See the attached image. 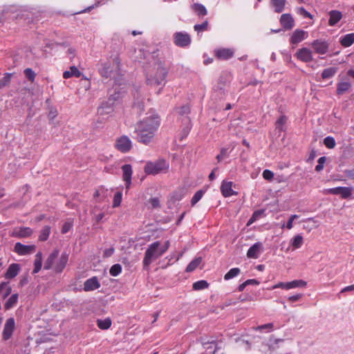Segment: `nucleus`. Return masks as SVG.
Here are the masks:
<instances>
[{
  "mask_svg": "<svg viewBox=\"0 0 354 354\" xmlns=\"http://www.w3.org/2000/svg\"><path fill=\"white\" fill-rule=\"evenodd\" d=\"M298 13L302 15L304 17L310 19L313 18V15L303 7L298 8Z\"/></svg>",
  "mask_w": 354,
  "mask_h": 354,
  "instance_id": "53",
  "label": "nucleus"
},
{
  "mask_svg": "<svg viewBox=\"0 0 354 354\" xmlns=\"http://www.w3.org/2000/svg\"><path fill=\"white\" fill-rule=\"evenodd\" d=\"M149 203L151 204L153 209H156L160 207V200L158 197L151 198L149 200Z\"/></svg>",
  "mask_w": 354,
  "mask_h": 354,
  "instance_id": "51",
  "label": "nucleus"
},
{
  "mask_svg": "<svg viewBox=\"0 0 354 354\" xmlns=\"http://www.w3.org/2000/svg\"><path fill=\"white\" fill-rule=\"evenodd\" d=\"M15 328V321L13 317L8 318L4 325L2 337L4 340L9 339L12 335Z\"/></svg>",
  "mask_w": 354,
  "mask_h": 354,
  "instance_id": "7",
  "label": "nucleus"
},
{
  "mask_svg": "<svg viewBox=\"0 0 354 354\" xmlns=\"http://www.w3.org/2000/svg\"><path fill=\"white\" fill-rule=\"evenodd\" d=\"M28 281H28V274H26L21 276L18 286H19V287H23L25 285H26L28 283Z\"/></svg>",
  "mask_w": 354,
  "mask_h": 354,
  "instance_id": "56",
  "label": "nucleus"
},
{
  "mask_svg": "<svg viewBox=\"0 0 354 354\" xmlns=\"http://www.w3.org/2000/svg\"><path fill=\"white\" fill-rule=\"evenodd\" d=\"M122 201V193L118 192L115 194L113 201V207H118Z\"/></svg>",
  "mask_w": 354,
  "mask_h": 354,
  "instance_id": "50",
  "label": "nucleus"
},
{
  "mask_svg": "<svg viewBox=\"0 0 354 354\" xmlns=\"http://www.w3.org/2000/svg\"><path fill=\"white\" fill-rule=\"evenodd\" d=\"M24 75L30 82H33L35 81L36 73L31 68H26L24 70Z\"/></svg>",
  "mask_w": 354,
  "mask_h": 354,
  "instance_id": "49",
  "label": "nucleus"
},
{
  "mask_svg": "<svg viewBox=\"0 0 354 354\" xmlns=\"http://www.w3.org/2000/svg\"><path fill=\"white\" fill-rule=\"evenodd\" d=\"M232 182L223 181L221 186V191L225 197H229L236 194L232 189Z\"/></svg>",
  "mask_w": 354,
  "mask_h": 354,
  "instance_id": "23",
  "label": "nucleus"
},
{
  "mask_svg": "<svg viewBox=\"0 0 354 354\" xmlns=\"http://www.w3.org/2000/svg\"><path fill=\"white\" fill-rule=\"evenodd\" d=\"M192 10L196 13L199 17H204L207 15V10L206 8L199 3H195L191 6Z\"/></svg>",
  "mask_w": 354,
  "mask_h": 354,
  "instance_id": "25",
  "label": "nucleus"
},
{
  "mask_svg": "<svg viewBox=\"0 0 354 354\" xmlns=\"http://www.w3.org/2000/svg\"><path fill=\"white\" fill-rule=\"evenodd\" d=\"M287 120L288 118L286 115H281L275 122L276 129H277L279 132L283 131L284 130L283 126L286 123Z\"/></svg>",
  "mask_w": 354,
  "mask_h": 354,
  "instance_id": "36",
  "label": "nucleus"
},
{
  "mask_svg": "<svg viewBox=\"0 0 354 354\" xmlns=\"http://www.w3.org/2000/svg\"><path fill=\"white\" fill-rule=\"evenodd\" d=\"M20 266L18 263H12L9 266L6 272L5 273V277L10 279L15 277L19 272Z\"/></svg>",
  "mask_w": 354,
  "mask_h": 354,
  "instance_id": "24",
  "label": "nucleus"
},
{
  "mask_svg": "<svg viewBox=\"0 0 354 354\" xmlns=\"http://www.w3.org/2000/svg\"><path fill=\"white\" fill-rule=\"evenodd\" d=\"M115 147L122 153H127L132 148V142L128 136H122L116 140Z\"/></svg>",
  "mask_w": 354,
  "mask_h": 354,
  "instance_id": "6",
  "label": "nucleus"
},
{
  "mask_svg": "<svg viewBox=\"0 0 354 354\" xmlns=\"http://www.w3.org/2000/svg\"><path fill=\"white\" fill-rule=\"evenodd\" d=\"M12 292V288L8 285V282H1L0 284V295L3 299H6Z\"/></svg>",
  "mask_w": 354,
  "mask_h": 354,
  "instance_id": "30",
  "label": "nucleus"
},
{
  "mask_svg": "<svg viewBox=\"0 0 354 354\" xmlns=\"http://www.w3.org/2000/svg\"><path fill=\"white\" fill-rule=\"evenodd\" d=\"M69 71H71V73L74 77H80L81 76V75H82V73L75 66H71Z\"/></svg>",
  "mask_w": 354,
  "mask_h": 354,
  "instance_id": "57",
  "label": "nucleus"
},
{
  "mask_svg": "<svg viewBox=\"0 0 354 354\" xmlns=\"http://www.w3.org/2000/svg\"><path fill=\"white\" fill-rule=\"evenodd\" d=\"M202 258L197 257L192 260L187 266L185 271L187 272H191L194 271L201 263Z\"/></svg>",
  "mask_w": 354,
  "mask_h": 354,
  "instance_id": "35",
  "label": "nucleus"
},
{
  "mask_svg": "<svg viewBox=\"0 0 354 354\" xmlns=\"http://www.w3.org/2000/svg\"><path fill=\"white\" fill-rule=\"evenodd\" d=\"M209 283L207 281L200 280L193 283V289L195 290H200L208 288Z\"/></svg>",
  "mask_w": 354,
  "mask_h": 354,
  "instance_id": "43",
  "label": "nucleus"
},
{
  "mask_svg": "<svg viewBox=\"0 0 354 354\" xmlns=\"http://www.w3.org/2000/svg\"><path fill=\"white\" fill-rule=\"evenodd\" d=\"M296 57L304 62L313 61L312 51L307 48H301L295 54Z\"/></svg>",
  "mask_w": 354,
  "mask_h": 354,
  "instance_id": "17",
  "label": "nucleus"
},
{
  "mask_svg": "<svg viewBox=\"0 0 354 354\" xmlns=\"http://www.w3.org/2000/svg\"><path fill=\"white\" fill-rule=\"evenodd\" d=\"M234 50L232 48H221L214 50L215 57L221 60H227L234 56Z\"/></svg>",
  "mask_w": 354,
  "mask_h": 354,
  "instance_id": "10",
  "label": "nucleus"
},
{
  "mask_svg": "<svg viewBox=\"0 0 354 354\" xmlns=\"http://www.w3.org/2000/svg\"><path fill=\"white\" fill-rule=\"evenodd\" d=\"M297 218H299V216L297 214H293V215L290 216V217L289 218V219L287 222V224H286V227L288 230H290L292 227L293 221L295 219H296Z\"/></svg>",
  "mask_w": 354,
  "mask_h": 354,
  "instance_id": "58",
  "label": "nucleus"
},
{
  "mask_svg": "<svg viewBox=\"0 0 354 354\" xmlns=\"http://www.w3.org/2000/svg\"><path fill=\"white\" fill-rule=\"evenodd\" d=\"M209 27V22L208 20H205L202 24H196L194 26V30L197 32V33H200L204 31H207L208 30Z\"/></svg>",
  "mask_w": 354,
  "mask_h": 354,
  "instance_id": "39",
  "label": "nucleus"
},
{
  "mask_svg": "<svg viewBox=\"0 0 354 354\" xmlns=\"http://www.w3.org/2000/svg\"><path fill=\"white\" fill-rule=\"evenodd\" d=\"M121 272L122 266L119 263H115L113 265L109 270V273L113 277H117L121 273Z\"/></svg>",
  "mask_w": 354,
  "mask_h": 354,
  "instance_id": "44",
  "label": "nucleus"
},
{
  "mask_svg": "<svg viewBox=\"0 0 354 354\" xmlns=\"http://www.w3.org/2000/svg\"><path fill=\"white\" fill-rule=\"evenodd\" d=\"M168 73L169 68L165 66V61L153 57L152 64L146 68V82L151 86H164Z\"/></svg>",
  "mask_w": 354,
  "mask_h": 354,
  "instance_id": "2",
  "label": "nucleus"
},
{
  "mask_svg": "<svg viewBox=\"0 0 354 354\" xmlns=\"http://www.w3.org/2000/svg\"><path fill=\"white\" fill-rule=\"evenodd\" d=\"M158 116L149 117L137 123L133 138L138 142L149 145L153 142L156 133L160 126Z\"/></svg>",
  "mask_w": 354,
  "mask_h": 354,
  "instance_id": "1",
  "label": "nucleus"
},
{
  "mask_svg": "<svg viewBox=\"0 0 354 354\" xmlns=\"http://www.w3.org/2000/svg\"><path fill=\"white\" fill-rule=\"evenodd\" d=\"M100 283L97 277L88 279L84 283V290L86 292L93 291L100 287Z\"/></svg>",
  "mask_w": 354,
  "mask_h": 354,
  "instance_id": "19",
  "label": "nucleus"
},
{
  "mask_svg": "<svg viewBox=\"0 0 354 354\" xmlns=\"http://www.w3.org/2000/svg\"><path fill=\"white\" fill-rule=\"evenodd\" d=\"M304 243V239L301 234H297L295 236L290 240V245L292 246L293 249H298L301 247Z\"/></svg>",
  "mask_w": 354,
  "mask_h": 354,
  "instance_id": "32",
  "label": "nucleus"
},
{
  "mask_svg": "<svg viewBox=\"0 0 354 354\" xmlns=\"http://www.w3.org/2000/svg\"><path fill=\"white\" fill-rule=\"evenodd\" d=\"M280 24L286 30H290L295 26V20L290 14H283L280 17Z\"/></svg>",
  "mask_w": 354,
  "mask_h": 354,
  "instance_id": "15",
  "label": "nucleus"
},
{
  "mask_svg": "<svg viewBox=\"0 0 354 354\" xmlns=\"http://www.w3.org/2000/svg\"><path fill=\"white\" fill-rule=\"evenodd\" d=\"M122 96V93L120 92H117L115 91L114 93L111 94L109 98H113V102L115 104V102L118 101Z\"/></svg>",
  "mask_w": 354,
  "mask_h": 354,
  "instance_id": "61",
  "label": "nucleus"
},
{
  "mask_svg": "<svg viewBox=\"0 0 354 354\" xmlns=\"http://www.w3.org/2000/svg\"><path fill=\"white\" fill-rule=\"evenodd\" d=\"M226 82L223 80V77H221L218 80L217 85L215 86L214 90L223 91L225 89Z\"/></svg>",
  "mask_w": 354,
  "mask_h": 354,
  "instance_id": "52",
  "label": "nucleus"
},
{
  "mask_svg": "<svg viewBox=\"0 0 354 354\" xmlns=\"http://www.w3.org/2000/svg\"><path fill=\"white\" fill-rule=\"evenodd\" d=\"M32 232L30 227H20L15 228L10 236L18 239L28 238L32 235Z\"/></svg>",
  "mask_w": 354,
  "mask_h": 354,
  "instance_id": "9",
  "label": "nucleus"
},
{
  "mask_svg": "<svg viewBox=\"0 0 354 354\" xmlns=\"http://www.w3.org/2000/svg\"><path fill=\"white\" fill-rule=\"evenodd\" d=\"M341 45L344 47H349L354 43V32L346 34L340 38Z\"/></svg>",
  "mask_w": 354,
  "mask_h": 354,
  "instance_id": "27",
  "label": "nucleus"
},
{
  "mask_svg": "<svg viewBox=\"0 0 354 354\" xmlns=\"http://www.w3.org/2000/svg\"><path fill=\"white\" fill-rule=\"evenodd\" d=\"M67 53L69 56V59L73 61V59L75 58V50L73 48H69L68 50H67Z\"/></svg>",
  "mask_w": 354,
  "mask_h": 354,
  "instance_id": "64",
  "label": "nucleus"
},
{
  "mask_svg": "<svg viewBox=\"0 0 354 354\" xmlns=\"http://www.w3.org/2000/svg\"><path fill=\"white\" fill-rule=\"evenodd\" d=\"M68 261V254L66 252H63L59 259L55 261L54 270L57 273L62 272L65 268Z\"/></svg>",
  "mask_w": 354,
  "mask_h": 354,
  "instance_id": "16",
  "label": "nucleus"
},
{
  "mask_svg": "<svg viewBox=\"0 0 354 354\" xmlns=\"http://www.w3.org/2000/svg\"><path fill=\"white\" fill-rule=\"evenodd\" d=\"M230 156L229 148L224 147L221 149L220 153L216 156V160L218 162H221L225 158H227Z\"/></svg>",
  "mask_w": 354,
  "mask_h": 354,
  "instance_id": "46",
  "label": "nucleus"
},
{
  "mask_svg": "<svg viewBox=\"0 0 354 354\" xmlns=\"http://www.w3.org/2000/svg\"><path fill=\"white\" fill-rule=\"evenodd\" d=\"M240 272L241 270L239 268H232L225 274L224 279L226 281L230 280L239 275Z\"/></svg>",
  "mask_w": 354,
  "mask_h": 354,
  "instance_id": "38",
  "label": "nucleus"
},
{
  "mask_svg": "<svg viewBox=\"0 0 354 354\" xmlns=\"http://www.w3.org/2000/svg\"><path fill=\"white\" fill-rule=\"evenodd\" d=\"M59 251L57 249H55L48 257L47 259L44 263V270H50L53 268L55 264V261L57 260Z\"/></svg>",
  "mask_w": 354,
  "mask_h": 354,
  "instance_id": "21",
  "label": "nucleus"
},
{
  "mask_svg": "<svg viewBox=\"0 0 354 354\" xmlns=\"http://www.w3.org/2000/svg\"><path fill=\"white\" fill-rule=\"evenodd\" d=\"M114 110V103L113 98H108L107 100L103 101L97 109V113L103 115L111 113Z\"/></svg>",
  "mask_w": 354,
  "mask_h": 354,
  "instance_id": "8",
  "label": "nucleus"
},
{
  "mask_svg": "<svg viewBox=\"0 0 354 354\" xmlns=\"http://www.w3.org/2000/svg\"><path fill=\"white\" fill-rule=\"evenodd\" d=\"M160 241H155L149 245L143 259V266L145 268H148L153 260L158 259L162 255L160 250Z\"/></svg>",
  "mask_w": 354,
  "mask_h": 354,
  "instance_id": "3",
  "label": "nucleus"
},
{
  "mask_svg": "<svg viewBox=\"0 0 354 354\" xmlns=\"http://www.w3.org/2000/svg\"><path fill=\"white\" fill-rule=\"evenodd\" d=\"M99 71L102 77H109L113 71V68L109 62H106L102 64V68L99 69Z\"/></svg>",
  "mask_w": 354,
  "mask_h": 354,
  "instance_id": "28",
  "label": "nucleus"
},
{
  "mask_svg": "<svg viewBox=\"0 0 354 354\" xmlns=\"http://www.w3.org/2000/svg\"><path fill=\"white\" fill-rule=\"evenodd\" d=\"M286 0H271L270 6L276 13H281L285 8Z\"/></svg>",
  "mask_w": 354,
  "mask_h": 354,
  "instance_id": "26",
  "label": "nucleus"
},
{
  "mask_svg": "<svg viewBox=\"0 0 354 354\" xmlns=\"http://www.w3.org/2000/svg\"><path fill=\"white\" fill-rule=\"evenodd\" d=\"M273 328V324L272 323H268V324H263V325H261V326H259L256 330H259V331H262L263 330H272Z\"/></svg>",
  "mask_w": 354,
  "mask_h": 354,
  "instance_id": "55",
  "label": "nucleus"
},
{
  "mask_svg": "<svg viewBox=\"0 0 354 354\" xmlns=\"http://www.w3.org/2000/svg\"><path fill=\"white\" fill-rule=\"evenodd\" d=\"M12 74L11 73H6L1 79H0V89L6 86L9 84L10 82Z\"/></svg>",
  "mask_w": 354,
  "mask_h": 354,
  "instance_id": "48",
  "label": "nucleus"
},
{
  "mask_svg": "<svg viewBox=\"0 0 354 354\" xmlns=\"http://www.w3.org/2000/svg\"><path fill=\"white\" fill-rule=\"evenodd\" d=\"M42 266V254L41 252H38L35 256L34 261V269L32 270L33 274H36L39 272Z\"/></svg>",
  "mask_w": 354,
  "mask_h": 354,
  "instance_id": "31",
  "label": "nucleus"
},
{
  "mask_svg": "<svg viewBox=\"0 0 354 354\" xmlns=\"http://www.w3.org/2000/svg\"><path fill=\"white\" fill-rule=\"evenodd\" d=\"M73 225L70 222H66L63 226H62V233L63 234H66L70 230L71 228L72 227Z\"/></svg>",
  "mask_w": 354,
  "mask_h": 354,
  "instance_id": "60",
  "label": "nucleus"
},
{
  "mask_svg": "<svg viewBox=\"0 0 354 354\" xmlns=\"http://www.w3.org/2000/svg\"><path fill=\"white\" fill-rule=\"evenodd\" d=\"M50 233V227L49 226H44L41 230L39 240L40 241H45L48 239Z\"/></svg>",
  "mask_w": 354,
  "mask_h": 354,
  "instance_id": "40",
  "label": "nucleus"
},
{
  "mask_svg": "<svg viewBox=\"0 0 354 354\" xmlns=\"http://www.w3.org/2000/svg\"><path fill=\"white\" fill-rule=\"evenodd\" d=\"M311 46L317 53L321 55L326 54L328 49V44L326 41L321 39L314 40Z\"/></svg>",
  "mask_w": 354,
  "mask_h": 354,
  "instance_id": "12",
  "label": "nucleus"
},
{
  "mask_svg": "<svg viewBox=\"0 0 354 354\" xmlns=\"http://www.w3.org/2000/svg\"><path fill=\"white\" fill-rule=\"evenodd\" d=\"M263 250L262 243L261 242H257L248 249L247 257L250 259H257Z\"/></svg>",
  "mask_w": 354,
  "mask_h": 354,
  "instance_id": "18",
  "label": "nucleus"
},
{
  "mask_svg": "<svg viewBox=\"0 0 354 354\" xmlns=\"http://www.w3.org/2000/svg\"><path fill=\"white\" fill-rule=\"evenodd\" d=\"M328 194L340 195L343 198H348L351 195V189L346 187H337L327 190Z\"/></svg>",
  "mask_w": 354,
  "mask_h": 354,
  "instance_id": "14",
  "label": "nucleus"
},
{
  "mask_svg": "<svg viewBox=\"0 0 354 354\" xmlns=\"http://www.w3.org/2000/svg\"><path fill=\"white\" fill-rule=\"evenodd\" d=\"M263 177L266 180H271L274 178V173L269 169H265L263 171Z\"/></svg>",
  "mask_w": 354,
  "mask_h": 354,
  "instance_id": "54",
  "label": "nucleus"
},
{
  "mask_svg": "<svg viewBox=\"0 0 354 354\" xmlns=\"http://www.w3.org/2000/svg\"><path fill=\"white\" fill-rule=\"evenodd\" d=\"M324 145L328 149H333L335 147V140L332 136H327L324 139Z\"/></svg>",
  "mask_w": 354,
  "mask_h": 354,
  "instance_id": "47",
  "label": "nucleus"
},
{
  "mask_svg": "<svg viewBox=\"0 0 354 354\" xmlns=\"http://www.w3.org/2000/svg\"><path fill=\"white\" fill-rule=\"evenodd\" d=\"M287 285H288V282H279L277 284L273 286L271 289L274 290L275 288H281L288 290Z\"/></svg>",
  "mask_w": 354,
  "mask_h": 354,
  "instance_id": "62",
  "label": "nucleus"
},
{
  "mask_svg": "<svg viewBox=\"0 0 354 354\" xmlns=\"http://www.w3.org/2000/svg\"><path fill=\"white\" fill-rule=\"evenodd\" d=\"M98 328L102 330H106L111 326V320L109 318L105 319H98L97 321Z\"/></svg>",
  "mask_w": 354,
  "mask_h": 354,
  "instance_id": "37",
  "label": "nucleus"
},
{
  "mask_svg": "<svg viewBox=\"0 0 354 354\" xmlns=\"http://www.w3.org/2000/svg\"><path fill=\"white\" fill-rule=\"evenodd\" d=\"M205 194V191L200 189L197 191L193 196L191 200V204L192 206L195 205L203 197Z\"/></svg>",
  "mask_w": 354,
  "mask_h": 354,
  "instance_id": "45",
  "label": "nucleus"
},
{
  "mask_svg": "<svg viewBox=\"0 0 354 354\" xmlns=\"http://www.w3.org/2000/svg\"><path fill=\"white\" fill-rule=\"evenodd\" d=\"M169 164L163 159L156 162H148L145 166L144 170L147 174L156 175L167 169Z\"/></svg>",
  "mask_w": 354,
  "mask_h": 354,
  "instance_id": "4",
  "label": "nucleus"
},
{
  "mask_svg": "<svg viewBox=\"0 0 354 354\" xmlns=\"http://www.w3.org/2000/svg\"><path fill=\"white\" fill-rule=\"evenodd\" d=\"M192 41L190 35L184 32H176L174 34V43L180 48H185L190 45Z\"/></svg>",
  "mask_w": 354,
  "mask_h": 354,
  "instance_id": "5",
  "label": "nucleus"
},
{
  "mask_svg": "<svg viewBox=\"0 0 354 354\" xmlns=\"http://www.w3.org/2000/svg\"><path fill=\"white\" fill-rule=\"evenodd\" d=\"M337 67H329L325 68L322 73V77L324 80L333 77L337 72Z\"/></svg>",
  "mask_w": 354,
  "mask_h": 354,
  "instance_id": "33",
  "label": "nucleus"
},
{
  "mask_svg": "<svg viewBox=\"0 0 354 354\" xmlns=\"http://www.w3.org/2000/svg\"><path fill=\"white\" fill-rule=\"evenodd\" d=\"M283 339H273V338H270L269 339V342L267 344V346L268 347V350L270 351H274L275 349H277L279 347L278 346V344L279 342H283Z\"/></svg>",
  "mask_w": 354,
  "mask_h": 354,
  "instance_id": "41",
  "label": "nucleus"
},
{
  "mask_svg": "<svg viewBox=\"0 0 354 354\" xmlns=\"http://www.w3.org/2000/svg\"><path fill=\"white\" fill-rule=\"evenodd\" d=\"M114 252H115V249L113 247L106 249V250H104V251L103 252V257L109 258L113 254Z\"/></svg>",
  "mask_w": 354,
  "mask_h": 354,
  "instance_id": "59",
  "label": "nucleus"
},
{
  "mask_svg": "<svg viewBox=\"0 0 354 354\" xmlns=\"http://www.w3.org/2000/svg\"><path fill=\"white\" fill-rule=\"evenodd\" d=\"M123 173V180L125 182L126 187L129 188L131 183V176L133 174L132 167L129 164L124 165L122 167Z\"/></svg>",
  "mask_w": 354,
  "mask_h": 354,
  "instance_id": "20",
  "label": "nucleus"
},
{
  "mask_svg": "<svg viewBox=\"0 0 354 354\" xmlns=\"http://www.w3.org/2000/svg\"><path fill=\"white\" fill-rule=\"evenodd\" d=\"M329 20L328 25L330 26H335L342 18V14L340 11L333 10L328 12Z\"/></svg>",
  "mask_w": 354,
  "mask_h": 354,
  "instance_id": "22",
  "label": "nucleus"
},
{
  "mask_svg": "<svg viewBox=\"0 0 354 354\" xmlns=\"http://www.w3.org/2000/svg\"><path fill=\"white\" fill-rule=\"evenodd\" d=\"M19 295L17 293L13 294L11 297L6 301L4 308L6 310H9L15 306L18 301Z\"/></svg>",
  "mask_w": 354,
  "mask_h": 354,
  "instance_id": "34",
  "label": "nucleus"
},
{
  "mask_svg": "<svg viewBox=\"0 0 354 354\" xmlns=\"http://www.w3.org/2000/svg\"><path fill=\"white\" fill-rule=\"evenodd\" d=\"M306 286V282L303 280H294L288 282V289H292L297 287H304Z\"/></svg>",
  "mask_w": 354,
  "mask_h": 354,
  "instance_id": "42",
  "label": "nucleus"
},
{
  "mask_svg": "<svg viewBox=\"0 0 354 354\" xmlns=\"http://www.w3.org/2000/svg\"><path fill=\"white\" fill-rule=\"evenodd\" d=\"M351 84L348 82H339L337 84V94L343 95L345 92L350 90Z\"/></svg>",
  "mask_w": 354,
  "mask_h": 354,
  "instance_id": "29",
  "label": "nucleus"
},
{
  "mask_svg": "<svg viewBox=\"0 0 354 354\" xmlns=\"http://www.w3.org/2000/svg\"><path fill=\"white\" fill-rule=\"evenodd\" d=\"M308 37V32L301 30L296 29L292 34L290 38V43L294 45H296L303 40H304Z\"/></svg>",
  "mask_w": 354,
  "mask_h": 354,
  "instance_id": "13",
  "label": "nucleus"
},
{
  "mask_svg": "<svg viewBox=\"0 0 354 354\" xmlns=\"http://www.w3.org/2000/svg\"><path fill=\"white\" fill-rule=\"evenodd\" d=\"M35 250V245H26L19 242L16 243L14 248V251L19 255H26L32 253Z\"/></svg>",
  "mask_w": 354,
  "mask_h": 354,
  "instance_id": "11",
  "label": "nucleus"
},
{
  "mask_svg": "<svg viewBox=\"0 0 354 354\" xmlns=\"http://www.w3.org/2000/svg\"><path fill=\"white\" fill-rule=\"evenodd\" d=\"M302 296H303L302 294H297V295L290 296L288 297V301L290 302L297 301L302 297Z\"/></svg>",
  "mask_w": 354,
  "mask_h": 354,
  "instance_id": "63",
  "label": "nucleus"
}]
</instances>
